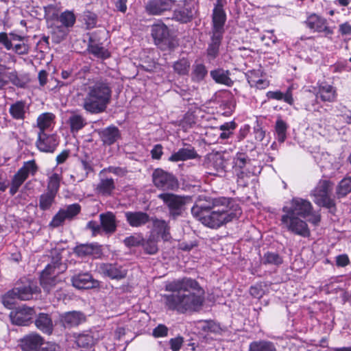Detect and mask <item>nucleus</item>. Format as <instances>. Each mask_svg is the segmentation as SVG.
<instances>
[{
	"label": "nucleus",
	"instance_id": "b1692460",
	"mask_svg": "<svg viewBox=\"0 0 351 351\" xmlns=\"http://www.w3.org/2000/svg\"><path fill=\"white\" fill-rule=\"evenodd\" d=\"M35 325L38 329L47 335H50L53 332V324L49 314L39 313L35 319Z\"/></svg>",
	"mask_w": 351,
	"mask_h": 351
},
{
	"label": "nucleus",
	"instance_id": "c03bdc74",
	"mask_svg": "<svg viewBox=\"0 0 351 351\" xmlns=\"http://www.w3.org/2000/svg\"><path fill=\"white\" fill-rule=\"evenodd\" d=\"M27 178L25 174H23L22 171L19 170L12 179L10 193L14 195Z\"/></svg>",
	"mask_w": 351,
	"mask_h": 351
},
{
	"label": "nucleus",
	"instance_id": "20e7f679",
	"mask_svg": "<svg viewBox=\"0 0 351 351\" xmlns=\"http://www.w3.org/2000/svg\"><path fill=\"white\" fill-rule=\"evenodd\" d=\"M61 260L60 254L56 252V254L52 256L51 263L41 273L40 285L47 292H49L58 282L62 281L59 278V274L64 272L66 267L62 263Z\"/></svg>",
	"mask_w": 351,
	"mask_h": 351
},
{
	"label": "nucleus",
	"instance_id": "6ab92c4d",
	"mask_svg": "<svg viewBox=\"0 0 351 351\" xmlns=\"http://www.w3.org/2000/svg\"><path fill=\"white\" fill-rule=\"evenodd\" d=\"M172 5V0H152L147 3L145 10L149 14L158 15L170 10Z\"/></svg>",
	"mask_w": 351,
	"mask_h": 351
},
{
	"label": "nucleus",
	"instance_id": "f3484780",
	"mask_svg": "<svg viewBox=\"0 0 351 351\" xmlns=\"http://www.w3.org/2000/svg\"><path fill=\"white\" fill-rule=\"evenodd\" d=\"M58 143L53 135H47L45 132H39L36 146L43 152H53Z\"/></svg>",
	"mask_w": 351,
	"mask_h": 351
},
{
	"label": "nucleus",
	"instance_id": "ddd939ff",
	"mask_svg": "<svg viewBox=\"0 0 351 351\" xmlns=\"http://www.w3.org/2000/svg\"><path fill=\"white\" fill-rule=\"evenodd\" d=\"M305 23L311 29L319 33L323 32L326 36L333 33V30L328 26L326 19L316 14L309 15Z\"/></svg>",
	"mask_w": 351,
	"mask_h": 351
},
{
	"label": "nucleus",
	"instance_id": "09e8293b",
	"mask_svg": "<svg viewBox=\"0 0 351 351\" xmlns=\"http://www.w3.org/2000/svg\"><path fill=\"white\" fill-rule=\"evenodd\" d=\"M61 177L59 174L54 173L49 179L47 184V192L56 195L60 188Z\"/></svg>",
	"mask_w": 351,
	"mask_h": 351
},
{
	"label": "nucleus",
	"instance_id": "4468645a",
	"mask_svg": "<svg viewBox=\"0 0 351 351\" xmlns=\"http://www.w3.org/2000/svg\"><path fill=\"white\" fill-rule=\"evenodd\" d=\"M72 285L79 289H88L98 287L99 282L88 272L75 275L71 278Z\"/></svg>",
	"mask_w": 351,
	"mask_h": 351
},
{
	"label": "nucleus",
	"instance_id": "2eb2a0df",
	"mask_svg": "<svg viewBox=\"0 0 351 351\" xmlns=\"http://www.w3.org/2000/svg\"><path fill=\"white\" fill-rule=\"evenodd\" d=\"M99 271L101 274L111 279L121 280L125 278L127 275L126 270L117 264L101 263L99 265Z\"/></svg>",
	"mask_w": 351,
	"mask_h": 351
},
{
	"label": "nucleus",
	"instance_id": "9d476101",
	"mask_svg": "<svg viewBox=\"0 0 351 351\" xmlns=\"http://www.w3.org/2000/svg\"><path fill=\"white\" fill-rule=\"evenodd\" d=\"M81 211V206L78 204L68 205L54 215L49 226L52 228H58L62 226L65 220H73Z\"/></svg>",
	"mask_w": 351,
	"mask_h": 351
},
{
	"label": "nucleus",
	"instance_id": "8fccbe9b",
	"mask_svg": "<svg viewBox=\"0 0 351 351\" xmlns=\"http://www.w3.org/2000/svg\"><path fill=\"white\" fill-rule=\"evenodd\" d=\"M58 20L65 27H71L75 21V17L73 12L66 11L58 16Z\"/></svg>",
	"mask_w": 351,
	"mask_h": 351
},
{
	"label": "nucleus",
	"instance_id": "bf43d9fd",
	"mask_svg": "<svg viewBox=\"0 0 351 351\" xmlns=\"http://www.w3.org/2000/svg\"><path fill=\"white\" fill-rule=\"evenodd\" d=\"M168 328L164 324H159L156 327L152 332V335L154 337H164L168 335Z\"/></svg>",
	"mask_w": 351,
	"mask_h": 351
},
{
	"label": "nucleus",
	"instance_id": "c85d7f7f",
	"mask_svg": "<svg viewBox=\"0 0 351 351\" xmlns=\"http://www.w3.org/2000/svg\"><path fill=\"white\" fill-rule=\"evenodd\" d=\"M115 189V183L112 178L101 179L97 185L96 190L102 195H110Z\"/></svg>",
	"mask_w": 351,
	"mask_h": 351
},
{
	"label": "nucleus",
	"instance_id": "603ef678",
	"mask_svg": "<svg viewBox=\"0 0 351 351\" xmlns=\"http://www.w3.org/2000/svg\"><path fill=\"white\" fill-rule=\"evenodd\" d=\"M6 85L11 82L14 86L23 87L24 82L19 77L16 71L8 72L6 71Z\"/></svg>",
	"mask_w": 351,
	"mask_h": 351
},
{
	"label": "nucleus",
	"instance_id": "393cba45",
	"mask_svg": "<svg viewBox=\"0 0 351 351\" xmlns=\"http://www.w3.org/2000/svg\"><path fill=\"white\" fill-rule=\"evenodd\" d=\"M101 141L104 144L110 145L120 138V132L115 126L108 127L99 132Z\"/></svg>",
	"mask_w": 351,
	"mask_h": 351
},
{
	"label": "nucleus",
	"instance_id": "052dcab7",
	"mask_svg": "<svg viewBox=\"0 0 351 351\" xmlns=\"http://www.w3.org/2000/svg\"><path fill=\"white\" fill-rule=\"evenodd\" d=\"M249 158L244 154H238L237 156L234 159V163L235 167H239L240 169L243 168L247 162H249Z\"/></svg>",
	"mask_w": 351,
	"mask_h": 351
},
{
	"label": "nucleus",
	"instance_id": "1a4fd4ad",
	"mask_svg": "<svg viewBox=\"0 0 351 351\" xmlns=\"http://www.w3.org/2000/svg\"><path fill=\"white\" fill-rule=\"evenodd\" d=\"M152 180L157 188L162 190H175L179 186L177 178L173 174L159 168L154 171Z\"/></svg>",
	"mask_w": 351,
	"mask_h": 351
},
{
	"label": "nucleus",
	"instance_id": "f03ea898",
	"mask_svg": "<svg viewBox=\"0 0 351 351\" xmlns=\"http://www.w3.org/2000/svg\"><path fill=\"white\" fill-rule=\"evenodd\" d=\"M206 202L207 204L197 202L192 207L191 213L202 224L210 228H218L241 215L240 207L228 198H209Z\"/></svg>",
	"mask_w": 351,
	"mask_h": 351
},
{
	"label": "nucleus",
	"instance_id": "0eeeda50",
	"mask_svg": "<svg viewBox=\"0 0 351 351\" xmlns=\"http://www.w3.org/2000/svg\"><path fill=\"white\" fill-rule=\"evenodd\" d=\"M332 189V183L328 180H320L311 195L314 197V202L319 206L326 207L330 210L335 208V202L330 198V194Z\"/></svg>",
	"mask_w": 351,
	"mask_h": 351
},
{
	"label": "nucleus",
	"instance_id": "e2e57ef3",
	"mask_svg": "<svg viewBox=\"0 0 351 351\" xmlns=\"http://www.w3.org/2000/svg\"><path fill=\"white\" fill-rule=\"evenodd\" d=\"M12 49L19 55H25L29 52V46L25 43L16 44Z\"/></svg>",
	"mask_w": 351,
	"mask_h": 351
},
{
	"label": "nucleus",
	"instance_id": "de8ad7c7",
	"mask_svg": "<svg viewBox=\"0 0 351 351\" xmlns=\"http://www.w3.org/2000/svg\"><path fill=\"white\" fill-rule=\"evenodd\" d=\"M71 132H77L86 125L85 119L82 116L73 114L69 119Z\"/></svg>",
	"mask_w": 351,
	"mask_h": 351
},
{
	"label": "nucleus",
	"instance_id": "864d4df0",
	"mask_svg": "<svg viewBox=\"0 0 351 351\" xmlns=\"http://www.w3.org/2000/svg\"><path fill=\"white\" fill-rule=\"evenodd\" d=\"M37 169L38 167L35 162V160H32L25 162L24 165L19 169V171H22L23 174H25L27 178L29 173L32 175L35 174V173L37 171Z\"/></svg>",
	"mask_w": 351,
	"mask_h": 351
},
{
	"label": "nucleus",
	"instance_id": "f257e3e1",
	"mask_svg": "<svg viewBox=\"0 0 351 351\" xmlns=\"http://www.w3.org/2000/svg\"><path fill=\"white\" fill-rule=\"evenodd\" d=\"M169 293L162 297L165 307L179 314L199 311L204 302V290L199 282L191 278L184 277L165 285Z\"/></svg>",
	"mask_w": 351,
	"mask_h": 351
},
{
	"label": "nucleus",
	"instance_id": "2f4dec72",
	"mask_svg": "<svg viewBox=\"0 0 351 351\" xmlns=\"http://www.w3.org/2000/svg\"><path fill=\"white\" fill-rule=\"evenodd\" d=\"M152 221L154 227L158 230L162 239L165 241L169 240L171 238L169 232L170 227L168 223L163 219H158L156 218H152Z\"/></svg>",
	"mask_w": 351,
	"mask_h": 351
},
{
	"label": "nucleus",
	"instance_id": "c756f323",
	"mask_svg": "<svg viewBox=\"0 0 351 351\" xmlns=\"http://www.w3.org/2000/svg\"><path fill=\"white\" fill-rule=\"evenodd\" d=\"M43 338L38 334L33 333L25 336L22 340V347L25 350H36L42 344Z\"/></svg>",
	"mask_w": 351,
	"mask_h": 351
},
{
	"label": "nucleus",
	"instance_id": "4c0bfd02",
	"mask_svg": "<svg viewBox=\"0 0 351 351\" xmlns=\"http://www.w3.org/2000/svg\"><path fill=\"white\" fill-rule=\"evenodd\" d=\"M351 191V176L344 178L339 183L336 194L338 198L347 195Z\"/></svg>",
	"mask_w": 351,
	"mask_h": 351
},
{
	"label": "nucleus",
	"instance_id": "39448f33",
	"mask_svg": "<svg viewBox=\"0 0 351 351\" xmlns=\"http://www.w3.org/2000/svg\"><path fill=\"white\" fill-rule=\"evenodd\" d=\"M280 226L282 229L302 237H308L311 231L303 218L292 215V211L285 213L280 217Z\"/></svg>",
	"mask_w": 351,
	"mask_h": 351
},
{
	"label": "nucleus",
	"instance_id": "5701e85b",
	"mask_svg": "<svg viewBox=\"0 0 351 351\" xmlns=\"http://www.w3.org/2000/svg\"><path fill=\"white\" fill-rule=\"evenodd\" d=\"M226 21V15L224 11L213 10L212 22V34L223 35L224 32V25Z\"/></svg>",
	"mask_w": 351,
	"mask_h": 351
},
{
	"label": "nucleus",
	"instance_id": "423d86ee",
	"mask_svg": "<svg viewBox=\"0 0 351 351\" xmlns=\"http://www.w3.org/2000/svg\"><path fill=\"white\" fill-rule=\"evenodd\" d=\"M38 287L28 282L26 285L16 284V287L9 291L2 298L3 304L9 308L14 304V300H29L33 295L38 293Z\"/></svg>",
	"mask_w": 351,
	"mask_h": 351
},
{
	"label": "nucleus",
	"instance_id": "13d9d810",
	"mask_svg": "<svg viewBox=\"0 0 351 351\" xmlns=\"http://www.w3.org/2000/svg\"><path fill=\"white\" fill-rule=\"evenodd\" d=\"M84 20L85 21L88 29L93 28L97 23V16L95 14L87 12L84 14Z\"/></svg>",
	"mask_w": 351,
	"mask_h": 351
},
{
	"label": "nucleus",
	"instance_id": "7c9ffc66",
	"mask_svg": "<svg viewBox=\"0 0 351 351\" xmlns=\"http://www.w3.org/2000/svg\"><path fill=\"white\" fill-rule=\"evenodd\" d=\"M75 252L80 256L88 255L97 256L101 253V247L97 244H84L77 246Z\"/></svg>",
	"mask_w": 351,
	"mask_h": 351
},
{
	"label": "nucleus",
	"instance_id": "5fc2aeb1",
	"mask_svg": "<svg viewBox=\"0 0 351 351\" xmlns=\"http://www.w3.org/2000/svg\"><path fill=\"white\" fill-rule=\"evenodd\" d=\"M212 165L217 172L222 171L225 168V160L223 157L219 154H215L211 159Z\"/></svg>",
	"mask_w": 351,
	"mask_h": 351
},
{
	"label": "nucleus",
	"instance_id": "f704fd0d",
	"mask_svg": "<svg viewBox=\"0 0 351 351\" xmlns=\"http://www.w3.org/2000/svg\"><path fill=\"white\" fill-rule=\"evenodd\" d=\"M222 36L223 35L218 34H213L212 35L211 43L207 49L208 56L212 59L215 58L218 54Z\"/></svg>",
	"mask_w": 351,
	"mask_h": 351
},
{
	"label": "nucleus",
	"instance_id": "37998d69",
	"mask_svg": "<svg viewBox=\"0 0 351 351\" xmlns=\"http://www.w3.org/2000/svg\"><path fill=\"white\" fill-rule=\"evenodd\" d=\"M53 117V114L49 112L43 113L38 117L37 125L40 132H45V130L51 126Z\"/></svg>",
	"mask_w": 351,
	"mask_h": 351
},
{
	"label": "nucleus",
	"instance_id": "f8f14e48",
	"mask_svg": "<svg viewBox=\"0 0 351 351\" xmlns=\"http://www.w3.org/2000/svg\"><path fill=\"white\" fill-rule=\"evenodd\" d=\"M34 313V308L24 306L12 311L10 317L12 323L15 325L27 326L31 322Z\"/></svg>",
	"mask_w": 351,
	"mask_h": 351
},
{
	"label": "nucleus",
	"instance_id": "9b49d317",
	"mask_svg": "<svg viewBox=\"0 0 351 351\" xmlns=\"http://www.w3.org/2000/svg\"><path fill=\"white\" fill-rule=\"evenodd\" d=\"M312 210L313 207L310 202L299 197L293 198L290 203V206H284L282 208L284 213H288L292 211V215L299 216L301 218L308 216Z\"/></svg>",
	"mask_w": 351,
	"mask_h": 351
},
{
	"label": "nucleus",
	"instance_id": "6e6552de",
	"mask_svg": "<svg viewBox=\"0 0 351 351\" xmlns=\"http://www.w3.org/2000/svg\"><path fill=\"white\" fill-rule=\"evenodd\" d=\"M168 207L169 214L173 217L181 215L184 207L189 200L187 197L180 196L170 193H160L158 195Z\"/></svg>",
	"mask_w": 351,
	"mask_h": 351
},
{
	"label": "nucleus",
	"instance_id": "a878e982",
	"mask_svg": "<svg viewBox=\"0 0 351 351\" xmlns=\"http://www.w3.org/2000/svg\"><path fill=\"white\" fill-rule=\"evenodd\" d=\"M96 341L97 339L92 332L79 334L75 339V342L79 347L86 349L93 348L96 343Z\"/></svg>",
	"mask_w": 351,
	"mask_h": 351
},
{
	"label": "nucleus",
	"instance_id": "49530a36",
	"mask_svg": "<svg viewBox=\"0 0 351 351\" xmlns=\"http://www.w3.org/2000/svg\"><path fill=\"white\" fill-rule=\"evenodd\" d=\"M287 124L281 119H278L276 122L275 130L277 134L278 141L282 143L287 138Z\"/></svg>",
	"mask_w": 351,
	"mask_h": 351
},
{
	"label": "nucleus",
	"instance_id": "a211bd4d",
	"mask_svg": "<svg viewBox=\"0 0 351 351\" xmlns=\"http://www.w3.org/2000/svg\"><path fill=\"white\" fill-rule=\"evenodd\" d=\"M125 217L128 224L134 228L145 226L152 221L149 215L143 211H128L125 213Z\"/></svg>",
	"mask_w": 351,
	"mask_h": 351
},
{
	"label": "nucleus",
	"instance_id": "473e14b6",
	"mask_svg": "<svg viewBox=\"0 0 351 351\" xmlns=\"http://www.w3.org/2000/svg\"><path fill=\"white\" fill-rule=\"evenodd\" d=\"M249 351H276V348L271 341L260 340L250 343Z\"/></svg>",
	"mask_w": 351,
	"mask_h": 351
},
{
	"label": "nucleus",
	"instance_id": "cd10ccee",
	"mask_svg": "<svg viewBox=\"0 0 351 351\" xmlns=\"http://www.w3.org/2000/svg\"><path fill=\"white\" fill-rule=\"evenodd\" d=\"M318 93L323 101L334 102L336 100V89L330 84H322L319 86Z\"/></svg>",
	"mask_w": 351,
	"mask_h": 351
},
{
	"label": "nucleus",
	"instance_id": "7ed1b4c3",
	"mask_svg": "<svg viewBox=\"0 0 351 351\" xmlns=\"http://www.w3.org/2000/svg\"><path fill=\"white\" fill-rule=\"evenodd\" d=\"M86 95L82 106L90 114H99L106 111L112 97V86L110 82L104 77H96L87 79L84 84Z\"/></svg>",
	"mask_w": 351,
	"mask_h": 351
},
{
	"label": "nucleus",
	"instance_id": "338daca9",
	"mask_svg": "<svg viewBox=\"0 0 351 351\" xmlns=\"http://www.w3.org/2000/svg\"><path fill=\"white\" fill-rule=\"evenodd\" d=\"M162 154V146L160 144L156 145L151 151L152 158L156 160L160 159Z\"/></svg>",
	"mask_w": 351,
	"mask_h": 351
},
{
	"label": "nucleus",
	"instance_id": "bb28decb",
	"mask_svg": "<svg viewBox=\"0 0 351 351\" xmlns=\"http://www.w3.org/2000/svg\"><path fill=\"white\" fill-rule=\"evenodd\" d=\"M229 75V71H225L222 69H217L210 71V76L215 82L230 86L232 85L233 82Z\"/></svg>",
	"mask_w": 351,
	"mask_h": 351
},
{
	"label": "nucleus",
	"instance_id": "774afa93",
	"mask_svg": "<svg viewBox=\"0 0 351 351\" xmlns=\"http://www.w3.org/2000/svg\"><path fill=\"white\" fill-rule=\"evenodd\" d=\"M34 351H57V346L54 343H47Z\"/></svg>",
	"mask_w": 351,
	"mask_h": 351
},
{
	"label": "nucleus",
	"instance_id": "680f3d73",
	"mask_svg": "<svg viewBox=\"0 0 351 351\" xmlns=\"http://www.w3.org/2000/svg\"><path fill=\"white\" fill-rule=\"evenodd\" d=\"M184 342V339L182 337H177L172 338L169 341V344L172 351H178L181 348Z\"/></svg>",
	"mask_w": 351,
	"mask_h": 351
},
{
	"label": "nucleus",
	"instance_id": "79ce46f5",
	"mask_svg": "<svg viewBox=\"0 0 351 351\" xmlns=\"http://www.w3.org/2000/svg\"><path fill=\"white\" fill-rule=\"evenodd\" d=\"M144 250L147 254H154L158 250L157 238L154 235H150L147 240H144L141 243Z\"/></svg>",
	"mask_w": 351,
	"mask_h": 351
},
{
	"label": "nucleus",
	"instance_id": "dca6fc26",
	"mask_svg": "<svg viewBox=\"0 0 351 351\" xmlns=\"http://www.w3.org/2000/svg\"><path fill=\"white\" fill-rule=\"evenodd\" d=\"M200 156L197 154L195 147L191 145L185 143L182 148L179 149L177 152L173 153L169 158L171 162L184 161L187 160L195 159Z\"/></svg>",
	"mask_w": 351,
	"mask_h": 351
},
{
	"label": "nucleus",
	"instance_id": "a18cd8bd",
	"mask_svg": "<svg viewBox=\"0 0 351 351\" xmlns=\"http://www.w3.org/2000/svg\"><path fill=\"white\" fill-rule=\"evenodd\" d=\"M56 195L47 192L42 194L39 199V207L42 210H46L50 208L54 202Z\"/></svg>",
	"mask_w": 351,
	"mask_h": 351
},
{
	"label": "nucleus",
	"instance_id": "c9c22d12",
	"mask_svg": "<svg viewBox=\"0 0 351 351\" xmlns=\"http://www.w3.org/2000/svg\"><path fill=\"white\" fill-rule=\"evenodd\" d=\"M292 87H289L286 93L283 94L280 91H269L267 93V96L269 99H276V100H282L283 99L285 102L292 104L293 102V99L292 97Z\"/></svg>",
	"mask_w": 351,
	"mask_h": 351
},
{
	"label": "nucleus",
	"instance_id": "4be33fe9",
	"mask_svg": "<svg viewBox=\"0 0 351 351\" xmlns=\"http://www.w3.org/2000/svg\"><path fill=\"white\" fill-rule=\"evenodd\" d=\"M100 223L104 232L107 234H112L117 230L116 217L111 212H107L99 215Z\"/></svg>",
	"mask_w": 351,
	"mask_h": 351
},
{
	"label": "nucleus",
	"instance_id": "aec40b11",
	"mask_svg": "<svg viewBox=\"0 0 351 351\" xmlns=\"http://www.w3.org/2000/svg\"><path fill=\"white\" fill-rule=\"evenodd\" d=\"M152 36L155 43L160 45L162 43L167 45L169 43V32L168 27L163 23L155 24L152 27Z\"/></svg>",
	"mask_w": 351,
	"mask_h": 351
},
{
	"label": "nucleus",
	"instance_id": "6e6d98bb",
	"mask_svg": "<svg viewBox=\"0 0 351 351\" xmlns=\"http://www.w3.org/2000/svg\"><path fill=\"white\" fill-rule=\"evenodd\" d=\"M143 239L140 235H132L125 238L123 241L124 244L128 247H136L141 245Z\"/></svg>",
	"mask_w": 351,
	"mask_h": 351
},
{
	"label": "nucleus",
	"instance_id": "3c124183",
	"mask_svg": "<svg viewBox=\"0 0 351 351\" xmlns=\"http://www.w3.org/2000/svg\"><path fill=\"white\" fill-rule=\"evenodd\" d=\"M263 262L264 264L279 265L282 263V258L276 253L267 252L265 254Z\"/></svg>",
	"mask_w": 351,
	"mask_h": 351
},
{
	"label": "nucleus",
	"instance_id": "a19ab883",
	"mask_svg": "<svg viewBox=\"0 0 351 351\" xmlns=\"http://www.w3.org/2000/svg\"><path fill=\"white\" fill-rule=\"evenodd\" d=\"M208 71L203 64H196L193 65L191 73V78L194 82H201L207 75Z\"/></svg>",
	"mask_w": 351,
	"mask_h": 351
},
{
	"label": "nucleus",
	"instance_id": "58836bf2",
	"mask_svg": "<svg viewBox=\"0 0 351 351\" xmlns=\"http://www.w3.org/2000/svg\"><path fill=\"white\" fill-rule=\"evenodd\" d=\"M190 62L186 58H182L175 62L173 68L175 73L179 75H186L189 73Z\"/></svg>",
	"mask_w": 351,
	"mask_h": 351
},
{
	"label": "nucleus",
	"instance_id": "412c9836",
	"mask_svg": "<svg viewBox=\"0 0 351 351\" xmlns=\"http://www.w3.org/2000/svg\"><path fill=\"white\" fill-rule=\"evenodd\" d=\"M85 319V315L80 311L66 312L60 317V320L66 328L77 326L84 322Z\"/></svg>",
	"mask_w": 351,
	"mask_h": 351
},
{
	"label": "nucleus",
	"instance_id": "e433bc0d",
	"mask_svg": "<svg viewBox=\"0 0 351 351\" xmlns=\"http://www.w3.org/2000/svg\"><path fill=\"white\" fill-rule=\"evenodd\" d=\"M88 49L90 53L97 58L106 59L110 56V53L108 50L105 49L104 47L93 43L91 37L90 38V44L88 45Z\"/></svg>",
	"mask_w": 351,
	"mask_h": 351
},
{
	"label": "nucleus",
	"instance_id": "72a5a7b5",
	"mask_svg": "<svg viewBox=\"0 0 351 351\" xmlns=\"http://www.w3.org/2000/svg\"><path fill=\"white\" fill-rule=\"evenodd\" d=\"M25 103L23 101H19L12 104L9 112L14 119L23 120L25 114Z\"/></svg>",
	"mask_w": 351,
	"mask_h": 351
},
{
	"label": "nucleus",
	"instance_id": "4d7b16f0",
	"mask_svg": "<svg viewBox=\"0 0 351 351\" xmlns=\"http://www.w3.org/2000/svg\"><path fill=\"white\" fill-rule=\"evenodd\" d=\"M104 172L112 173L118 176L123 177L127 174L128 170L125 167L110 166L102 169L101 173Z\"/></svg>",
	"mask_w": 351,
	"mask_h": 351
},
{
	"label": "nucleus",
	"instance_id": "0e129e2a",
	"mask_svg": "<svg viewBox=\"0 0 351 351\" xmlns=\"http://www.w3.org/2000/svg\"><path fill=\"white\" fill-rule=\"evenodd\" d=\"M250 292V294L256 298H260L264 294V290L263 289L261 285H259L251 287Z\"/></svg>",
	"mask_w": 351,
	"mask_h": 351
},
{
	"label": "nucleus",
	"instance_id": "69168bd1",
	"mask_svg": "<svg viewBox=\"0 0 351 351\" xmlns=\"http://www.w3.org/2000/svg\"><path fill=\"white\" fill-rule=\"evenodd\" d=\"M0 43L3 45L5 49L8 50L12 49V43L11 40L8 38V34L5 32L0 33Z\"/></svg>",
	"mask_w": 351,
	"mask_h": 351
},
{
	"label": "nucleus",
	"instance_id": "ea45409f",
	"mask_svg": "<svg viewBox=\"0 0 351 351\" xmlns=\"http://www.w3.org/2000/svg\"><path fill=\"white\" fill-rule=\"evenodd\" d=\"M193 17V12L187 8H183L174 11L173 19L181 23H188Z\"/></svg>",
	"mask_w": 351,
	"mask_h": 351
}]
</instances>
